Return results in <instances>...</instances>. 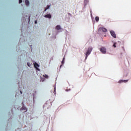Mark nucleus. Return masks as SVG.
Segmentation results:
<instances>
[{"label": "nucleus", "mask_w": 131, "mask_h": 131, "mask_svg": "<svg viewBox=\"0 0 131 131\" xmlns=\"http://www.w3.org/2000/svg\"><path fill=\"white\" fill-rule=\"evenodd\" d=\"M92 51H93V48L92 47H89L85 53V56H86L85 58V60L88 59V57H89V55L91 54V53H92Z\"/></svg>", "instance_id": "obj_1"}, {"label": "nucleus", "mask_w": 131, "mask_h": 131, "mask_svg": "<svg viewBox=\"0 0 131 131\" xmlns=\"http://www.w3.org/2000/svg\"><path fill=\"white\" fill-rule=\"evenodd\" d=\"M100 52H101V53L102 54H106V48L105 47H102L100 49Z\"/></svg>", "instance_id": "obj_2"}, {"label": "nucleus", "mask_w": 131, "mask_h": 131, "mask_svg": "<svg viewBox=\"0 0 131 131\" xmlns=\"http://www.w3.org/2000/svg\"><path fill=\"white\" fill-rule=\"evenodd\" d=\"M110 33H111V35H112V36H113V37H114V38H116V34H115V32H114V31L111 30L110 31Z\"/></svg>", "instance_id": "obj_3"}, {"label": "nucleus", "mask_w": 131, "mask_h": 131, "mask_svg": "<svg viewBox=\"0 0 131 131\" xmlns=\"http://www.w3.org/2000/svg\"><path fill=\"white\" fill-rule=\"evenodd\" d=\"M34 66L35 68H36V70L39 71V69H38V67H39V64H38V63L35 62V63H34Z\"/></svg>", "instance_id": "obj_4"}, {"label": "nucleus", "mask_w": 131, "mask_h": 131, "mask_svg": "<svg viewBox=\"0 0 131 131\" xmlns=\"http://www.w3.org/2000/svg\"><path fill=\"white\" fill-rule=\"evenodd\" d=\"M100 30H102V31H103V32H107V29L105 28H103V27H100L99 28Z\"/></svg>", "instance_id": "obj_5"}, {"label": "nucleus", "mask_w": 131, "mask_h": 131, "mask_svg": "<svg viewBox=\"0 0 131 131\" xmlns=\"http://www.w3.org/2000/svg\"><path fill=\"white\" fill-rule=\"evenodd\" d=\"M45 18H48L49 19H51L52 18V15L51 14H47L44 16Z\"/></svg>", "instance_id": "obj_6"}, {"label": "nucleus", "mask_w": 131, "mask_h": 131, "mask_svg": "<svg viewBox=\"0 0 131 131\" xmlns=\"http://www.w3.org/2000/svg\"><path fill=\"white\" fill-rule=\"evenodd\" d=\"M128 81V80H120L119 81V83H121V82H127Z\"/></svg>", "instance_id": "obj_7"}, {"label": "nucleus", "mask_w": 131, "mask_h": 131, "mask_svg": "<svg viewBox=\"0 0 131 131\" xmlns=\"http://www.w3.org/2000/svg\"><path fill=\"white\" fill-rule=\"evenodd\" d=\"M55 29L56 30H60V29H61V26L60 25H57L56 28H55Z\"/></svg>", "instance_id": "obj_8"}, {"label": "nucleus", "mask_w": 131, "mask_h": 131, "mask_svg": "<svg viewBox=\"0 0 131 131\" xmlns=\"http://www.w3.org/2000/svg\"><path fill=\"white\" fill-rule=\"evenodd\" d=\"M64 59V58H63L62 61H61V64L60 66V68H61L63 64H64V63H65Z\"/></svg>", "instance_id": "obj_9"}, {"label": "nucleus", "mask_w": 131, "mask_h": 131, "mask_svg": "<svg viewBox=\"0 0 131 131\" xmlns=\"http://www.w3.org/2000/svg\"><path fill=\"white\" fill-rule=\"evenodd\" d=\"M25 3L26 6H29V1L28 0H25Z\"/></svg>", "instance_id": "obj_10"}, {"label": "nucleus", "mask_w": 131, "mask_h": 131, "mask_svg": "<svg viewBox=\"0 0 131 131\" xmlns=\"http://www.w3.org/2000/svg\"><path fill=\"white\" fill-rule=\"evenodd\" d=\"M50 7H51V5H47L46 9H45V12H46V11L48 9H50Z\"/></svg>", "instance_id": "obj_11"}, {"label": "nucleus", "mask_w": 131, "mask_h": 131, "mask_svg": "<svg viewBox=\"0 0 131 131\" xmlns=\"http://www.w3.org/2000/svg\"><path fill=\"white\" fill-rule=\"evenodd\" d=\"M99 18L98 16H96L95 17V21H96V22H99Z\"/></svg>", "instance_id": "obj_12"}, {"label": "nucleus", "mask_w": 131, "mask_h": 131, "mask_svg": "<svg viewBox=\"0 0 131 131\" xmlns=\"http://www.w3.org/2000/svg\"><path fill=\"white\" fill-rule=\"evenodd\" d=\"M43 77H45V78H49V76L47 74H45L43 75Z\"/></svg>", "instance_id": "obj_13"}, {"label": "nucleus", "mask_w": 131, "mask_h": 131, "mask_svg": "<svg viewBox=\"0 0 131 131\" xmlns=\"http://www.w3.org/2000/svg\"><path fill=\"white\" fill-rule=\"evenodd\" d=\"M21 109L25 110V112H26V111H27V108L26 107L23 106Z\"/></svg>", "instance_id": "obj_14"}, {"label": "nucleus", "mask_w": 131, "mask_h": 131, "mask_svg": "<svg viewBox=\"0 0 131 131\" xmlns=\"http://www.w3.org/2000/svg\"><path fill=\"white\" fill-rule=\"evenodd\" d=\"M113 47H114V48H116V43H114Z\"/></svg>", "instance_id": "obj_15"}, {"label": "nucleus", "mask_w": 131, "mask_h": 131, "mask_svg": "<svg viewBox=\"0 0 131 131\" xmlns=\"http://www.w3.org/2000/svg\"><path fill=\"white\" fill-rule=\"evenodd\" d=\"M22 3V0H19V4H21Z\"/></svg>", "instance_id": "obj_16"}, {"label": "nucleus", "mask_w": 131, "mask_h": 131, "mask_svg": "<svg viewBox=\"0 0 131 131\" xmlns=\"http://www.w3.org/2000/svg\"><path fill=\"white\" fill-rule=\"evenodd\" d=\"M54 92H56V87H54Z\"/></svg>", "instance_id": "obj_17"}, {"label": "nucleus", "mask_w": 131, "mask_h": 131, "mask_svg": "<svg viewBox=\"0 0 131 131\" xmlns=\"http://www.w3.org/2000/svg\"><path fill=\"white\" fill-rule=\"evenodd\" d=\"M37 23V20H35V24H36Z\"/></svg>", "instance_id": "obj_18"}, {"label": "nucleus", "mask_w": 131, "mask_h": 131, "mask_svg": "<svg viewBox=\"0 0 131 131\" xmlns=\"http://www.w3.org/2000/svg\"><path fill=\"white\" fill-rule=\"evenodd\" d=\"M29 20H30V16L29 17Z\"/></svg>", "instance_id": "obj_19"}, {"label": "nucleus", "mask_w": 131, "mask_h": 131, "mask_svg": "<svg viewBox=\"0 0 131 131\" xmlns=\"http://www.w3.org/2000/svg\"><path fill=\"white\" fill-rule=\"evenodd\" d=\"M28 66H29V67H30V66H29V64L28 63Z\"/></svg>", "instance_id": "obj_20"}, {"label": "nucleus", "mask_w": 131, "mask_h": 131, "mask_svg": "<svg viewBox=\"0 0 131 131\" xmlns=\"http://www.w3.org/2000/svg\"><path fill=\"white\" fill-rule=\"evenodd\" d=\"M20 94H22V91H20Z\"/></svg>", "instance_id": "obj_21"}]
</instances>
